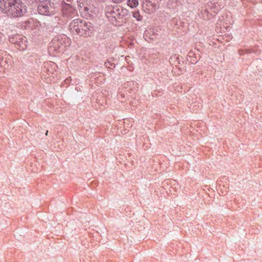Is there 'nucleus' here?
Returning a JSON list of instances; mask_svg holds the SVG:
<instances>
[{
    "instance_id": "6",
    "label": "nucleus",
    "mask_w": 262,
    "mask_h": 262,
    "mask_svg": "<svg viewBox=\"0 0 262 262\" xmlns=\"http://www.w3.org/2000/svg\"><path fill=\"white\" fill-rule=\"evenodd\" d=\"M81 35L85 34L89 31H92L93 29V25L90 22H86L85 21L81 19Z\"/></svg>"
},
{
    "instance_id": "13",
    "label": "nucleus",
    "mask_w": 262,
    "mask_h": 262,
    "mask_svg": "<svg viewBox=\"0 0 262 262\" xmlns=\"http://www.w3.org/2000/svg\"><path fill=\"white\" fill-rule=\"evenodd\" d=\"M48 132L47 131L46 135H47Z\"/></svg>"
},
{
    "instance_id": "7",
    "label": "nucleus",
    "mask_w": 262,
    "mask_h": 262,
    "mask_svg": "<svg viewBox=\"0 0 262 262\" xmlns=\"http://www.w3.org/2000/svg\"><path fill=\"white\" fill-rule=\"evenodd\" d=\"M17 45L20 47L21 50L25 49L27 47V42L26 37H21L16 41Z\"/></svg>"
},
{
    "instance_id": "5",
    "label": "nucleus",
    "mask_w": 262,
    "mask_h": 262,
    "mask_svg": "<svg viewBox=\"0 0 262 262\" xmlns=\"http://www.w3.org/2000/svg\"><path fill=\"white\" fill-rule=\"evenodd\" d=\"M51 9V5L48 2L41 3L38 7V11L39 13L42 15H50Z\"/></svg>"
},
{
    "instance_id": "14",
    "label": "nucleus",
    "mask_w": 262,
    "mask_h": 262,
    "mask_svg": "<svg viewBox=\"0 0 262 262\" xmlns=\"http://www.w3.org/2000/svg\"><path fill=\"white\" fill-rule=\"evenodd\" d=\"M84 9L86 10L88 9V8H84Z\"/></svg>"
},
{
    "instance_id": "2",
    "label": "nucleus",
    "mask_w": 262,
    "mask_h": 262,
    "mask_svg": "<svg viewBox=\"0 0 262 262\" xmlns=\"http://www.w3.org/2000/svg\"><path fill=\"white\" fill-rule=\"evenodd\" d=\"M26 11V8L20 1H15L11 6L10 15L13 16H19L23 15Z\"/></svg>"
},
{
    "instance_id": "1",
    "label": "nucleus",
    "mask_w": 262,
    "mask_h": 262,
    "mask_svg": "<svg viewBox=\"0 0 262 262\" xmlns=\"http://www.w3.org/2000/svg\"><path fill=\"white\" fill-rule=\"evenodd\" d=\"M143 12L147 14L154 13L159 8V6L153 3L151 0H140Z\"/></svg>"
},
{
    "instance_id": "11",
    "label": "nucleus",
    "mask_w": 262,
    "mask_h": 262,
    "mask_svg": "<svg viewBox=\"0 0 262 262\" xmlns=\"http://www.w3.org/2000/svg\"><path fill=\"white\" fill-rule=\"evenodd\" d=\"M112 1L114 3L120 4L122 2H123L124 1H125V0H112Z\"/></svg>"
},
{
    "instance_id": "9",
    "label": "nucleus",
    "mask_w": 262,
    "mask_h": 262,
    "mask_svg": "<svg viewBox=\"0 0 262 262\" xmlns=\"http://www.w3.org/2000/svg\"><path fill=\"white\" fill-rule=\"evenodd\" d=\"M127 4L132 8H136L139 5L138 0H128L127 1Z\"/></svg>"
},
{
    "instance_id": "12",
    "label": "nucleus",
    "mask_w": 262,
    "mask_h": 262,
    "mask_svg": "<svg viewBox=\"0 0 262 262\" xmlns=\"http://www.w3.org/2000/svg\"><path fill=\"white\" fill-rule=\"evenodd\" d=\"M71 6H70L67 4V8H66L67 11L69 9V8H71Z\"/></svg>"
},
{
    "instance_id": "10",
    "label": "nucleus",
    "mask_w": 262,
    "mask_h": 262,
    "mask_svg": "<svg viewBox=\"0 0 262 262\" xmlns=\"http://www.w3.org/2000/svg\"><path fill=\"white\" fill-rule=\"evenodd\" d=\"M133 16L138 21H141L142 19V17L140 15L139 11H135L133 13Z\"/></svg>"
},
{
    "instance_id": "4",
    "label": "nucleus",
    "mask_w": 262,
    "mask_h": 262,
    "mask_svg": "<svg viewBox=\"0 0 262 262\" xmlns=\"http://www.w3.org/2000/svg\"><path fill=\"white\" fill-rule=\"evenodd\" d=\"M14 0H2L0 1V9L6 13L10 15L11 6Z\"/></svg>"
},
{
    "instance_id": "3",
    "label": "nucleus",
    "mask_w": 262,
    "mask_h": 262,
    "mask_svg": "<svg viewBox=\"0 0 262 262\" xmlns=\"http://www.w3.org/2000/svg\"><path fill=\"white\" fill-rule=\"evenodd\" d=\"M81 19H76L73 20L69 25V30L72 33H76L81 35Z\"/></svg>"
},
{
    "instance_id": "8",
    "label": "nucleus",
    "mask_w": 262,
    "mask_h": 262,
    "mask_svg": "<svg viewBox=\"0 0 262 262\" xmlns=\"http://www.w3.org/2000/svg\"><path fill=\"white\" fill-rule=\"evenodd\" d=\"M118 8L117 7H116V8H112L111 7H107L106 9H105V11H106V13L107 15H108V13H109V10H110L111 11V13H110V15L111 16H108L107 15L108 17H110V16H112L113 17H116V15H114V14L115 13V10H118Z\"/></svg>"
}]
</instances>
